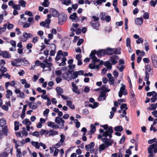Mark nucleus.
I'll return each instance as SVG.
<instances>
[{
  "mask_svg": "<svg viewBox=\"0 0 157 157\" xmlns=\"http://www.w3.org/2000/svg\"><path fill=\"white\" fill-rule=\"evenodd\" d=\"M104 65L106 67L107 69L111 70L112 68V66L111 64L109 61H106L105 62Z\"/></svg>",
  "mask_w": 157,
  "mask_h": 157,
  "instance_id": "obj_29",
  "label": "nucleus"
},
{
  "mask_svg": "<svg viewBox=\"0 0 157 157\" xmlns=\"http://www.w3.org/2000/svg\"><path fill=\"white\" fill-rule=\"evenodd\" d=\"M157 100V94H155V96H153L151 98V101L152 102H155Z\"/></svg>",
  "mask_w": 157,
  "mask_h": 157,
  "instance_id": "obj_54",
  "label": "nucleus"
},
{
  "mask_svg": "<svg viewBox=\"0 0 157 157\" xmlns=\"http://www.w3.org/2000/svg\"><path fill=\"white\" fill-rule=\"evenodd\" d=\"M47 125L48 127H51L53 129H56L59 128V125L52 121L48 122L47 123Z\"/></svg>",
  "mask_w": 157,
  "mask_h": 157,
  "instance_id": "obj_12",
  "label": "nucleus"
},
{
  "mask_svg": "<svg viewBox=\"0 0 157 157\" xmlns=\"http://www.w3.org/2000/svg\"><path fill=\"white\" fill-rule=\"evenodd\" d=\"M51 15L48 14L47 15V18L45 21L44 22H45V24H46V27L48 28V25L50 23V18H51Z\"/></svg>",
  "mask_w": 157,
  "mask_h": 157,
  "instance_id": "obj_24",
  "label": "nucleus"
},
{
  "mask_svg": "<svg viewBox=\"0 0 157 157\" xmlns=\"http://www.w3.org/2000/svg\"><path fill=\"white\" fill-rule=\"evenodd\" d=\"M58 53L61 55L63 56V57H65L67 56L68 53L66 52H63L62 50H59L58 51Z\"/></svg>",
  "mask_w": 157,
  "mask_h": 157,
  "instance_id": "obj_42",
  "label": "nucleus"
},
{
  "mask_svg": "<svg viewBox=\"0 0 157 157\" xmlns=\"http://www.w3.org/2000/svg\"><path fill=\"white\" fill-rule=\"evenodd\" d=\"M63 143L59 141L55 145L53 146V147L56 148V147H59L61 146L63 144Z\"/></svg>",
  "mask_w": 157,
  "mask_h": 157,
  "instance_id": "obj_48",
  "label": "nucleus"
},
{
  "mask_svg": "<svg viewBox=\"0 0 157 157\" xmlns=\"http://www.w3.org/2000/svg\"><path fill=\"white\" fill-rule=\"evenodd\" d=\"M113 54H120L121 53V50L120 48H113Z\"/></svg>",
  "mask_w": 157,
  "mask_h": 157,
  "instance_id": "obj_47",
  "label": "nucleus"
},
{
  "mask_svg": "<svg viewBox=\"0 0 157 157\" xmlns=\"http://www.w3.org/2000/svg\"><path fill=\"white\" fill-rule=\"evenodd\" d=\"M118 59V57L117 56L114 55L111 57L109 61L112 64L114 65L117 63Z\"/></svg>",
  "mask_w": 157,
  "mask_h": 157,
  "instance_id": "obj_9",
  "label": "nucleus"
},
{
  "mask_svg": "<svg viewBox=\"0 0 157 157\" xmlns=\"http://www.w3.org/2000/svg\"><path fill=\"white\" fill-rule=\"evenodd\" d=\"M1 73L2 75L4 74V73L6 72L7 71V69L6 68L3 67H1L0 69Z\"/></svg>",
  "mask_w": 157,
  "mask_h": 157,
  "instance_id": "obj_50",
  "label": "nucleus"
},
{
  "mask_svg": "<svg viewBox=\"0 0 157 157\" xmlns=\"http://www.w3.org/2000/svg\"><path fill=\"white\" fill-rule=\"evenodd\" d=\"M126 46L127 47H129L130 49H131V47L130 45L131 40L129 38H127L126 40Z\"/></svg>",
  "mask_w": 157,
  "mask_h": 157,
  "instance_id": "obj_46",
  "label": "nucleus"
},
{
  "mask_svg": "<svg viewBox=\"0 0 157 157\" xmlns=\"http://www.w3.org/2000/svg\"><path fill=\"white\" fill-rule=\"evenodd\" d=\"M157 93L155 91H153L151 92H147V96H148L150 97L151 96L153 97V96H155V94Z\"/></svg>",
  "mask_w": 157,
  "mask_h": 157,
  "instance_id": "obj_56",
  "label": "nucleus"
},
{
  "mask_svg": "<svg viewBox=\"0 0 157 157\" xmlns=\"http://www.w3.org/2000/svg\"><path fill=\"white\" fill-rule=\"evenodd\" d=\"M69 18L72 21L77 22L79 21V18L77 16L76 13H74L72 14H71Z\"/></svg>",
  "mask_w": 157,
  "mask_h": 157,
  "instance_id": "obj_13",
  "label": "nucleus"
},
{
  "mask_svg": "<svg viewBox=\"0 0 157 157\" xmlns=\"http://www.w3.org/2000/svg\"><path fill=\"white\" fill-rule=\"evenodd\" d=\"M6 93V97L7 98H10V96H12L13 94L12 91L10 90H7Z\"/></svg>",
  "mask_w": 157,
  "mask_h": 157,
  "instance_id": "obj_32",
  "label": "nucleus"
},
{
  "mask_svg": "<svg viewBox=\"0 0 157 157\" xmlns=\"http://www.w3.org/2000/svg\"><path fill=\"white\" fill-rule=\"evenodd\" d=\"M52 64L51 63H49L47 64L42 63L40 65V67L43 69V71H51V67L52 66Z\"/></svg>",
  "mask_w": 157,
  "mask_h": 157,
  "instance_id": "obj_6",
  "label": "nucleus"
},
{
  "mask_svg": "<svg viewBox=\"0 0 157 157\" xmlns=\"http://www.w3.org/2000/svg\"><path fill=\"white\" fill-rule=\"evenodd\" d=\"M91 128L90 130V133H93L95 132L96 129L95 126L93 124H91L90 125Z\"/></svg>",
  "mask_w": 157,
  "mask_h": 157,
  "instance_id": "obj_57",
  "label": "nucleus"
},
{
  "mask_svg": "<svg viewBox=\"0 0 157 157\" xmlns=\"http://www.w3.org/2000/svg\"><path fill=\"white\" fill-rule=\"evenodd\" d=\"M66 105L68 106L70 108L72 109H75V106L74 105L72 104V102L71 100H67Z\"/></svg>",
  "mask_w": 157,
  "mask_h": 157,
  "instance_id": "obj_22",
  "label": "nucleus"
},
{
  "mask_svg": "<svg viewBox=\"0 0 157 157\" xmlns=\"http://www.w3.org/2000/svg\"><path fill=\"white\" fill-rule=\"evenodd\" d=\"M49 0H44L42 4V5L44 7H48L49 4Z\"/></svg>",
  "mask_w": 157,
  "mask_h": 157,
  "instance_id": "obj_44",
  "label": "nucleus"
},
{
  "mask_svg": "<svg viewBox=\"0 0 157 157\" xmlns=\"http://www.w3.org/2000/svg\"><path fill=\"white\" fill-rule=\"evenodd\" d=\"M18 3L19 4V5H20V6H21L23 7H25V5L26 2L24 0H20L18 2Z\"/></svg>",
  "mask_w": 157,
  "mask_h": 157,
  "instance_id": "obj_41",
  "label": "nucleus"
},
{
  "mask_svg": "<svg viewBox=\"0 0 157 157\" xmlns=\"http://www.w3.org/2000/svg\"><path fill=\"white\" fill-rule=\"evenodd\" d=\"M61 54H59L58 53V51L57 52V56H56V57L55 59L57 61H58L60 59H61L62 57L61 56Z\"/></svg>",
  "mask_w": 157,
  "mask_h": 157,
  "instance_id": "obj_53",
  "label": "nucleus"
},
{
  "mask_svg": "<svg viewBox=\"0 0 157 157\" xmlns=\"http://www.w3.org/2000/svg\"><path fill=\"white\" fill-rule=\"evenodd\" d=\"M63 75L64 79L68 81L71 80L72 74L70 71L63 73Z\"/></svg>",
  "mask_w": 157,
  "mask_h": 157,
  "instance_id": "obj_10",
  "label": "nucleus"
},
{
  "mask_svg": "<svg viewBox=\"0 0 157 157\" xmlns=\"http://www.w3.org/2000/svg\"><path fill=\"white\" fill-rule=\"evenodd\" d=\"M95 53L96 51L94 50L91 51L90 54V57L92 59V61L94 63L93 64H90L89 65V67L91 69H98L99 67V65H96L95 64L96 62H98L100 60L95 56Z\"/></svg>",
  "mask_w": 157,
  "mask_h": 157,
  "instance_id": "obj_2",
  "label": "nucleus"
},
{
  "mask_svg": "<svg viewBox=\"0 0 157 157\" xmlns=\"http://www.w3.org/2000/svg\"><path fill=\"white\" fill-rule=\"evenodd\" d=\"M67 60V59L65 57H62L61 59L62 62L59 63V66H64L66 65V61Z\"/></svg>",
  "mask_w": 157,
  "mask_h": 157,
  "instance_id": "obj_36",
  "label": "nucleus"
},
{
  "mask_svg": "<svg viewBox=\"0 0 157 157\" xmlns=\"http://www.w3.org/2000/svg\"><path fill=\"white\" fill-rule=\"evenodd\" d=\"M1 56L7 59H9L11 57L10 54L6 51L2 52Z\"/></svg>",
  "mask_w": 157,
  "mask_h": 157,
  "instance_id": "obj_17",
  "label": "nucleus"
},
{
  "mask_svg": "<svg viewBox=\"0 0 157 157\" xmlns=\"http://www.w3.org/2000/svg\"><path fill=\"white\" fill-rule=\"evenodd\" d=\"M40 134L41 135L45 134V136H47L49 134V131L44 129H41L40 132Z\"/></svg>",
  "mask_w": 157,
  "mask_h": 157,
  "instance_id": "obj_38",
  "label": "nucleus"
},
{
  "mask_svg": "<svg viewBox=\"0 0 157 157\" xmlns=\"http://www.w3.org/2000/svg\"><path fill=\"white\" fill-rule=\"evenodd\" d=\"M12 8L15 10H20L21 9L20 5H19L14 4L12 6Z\"/></svg>",
  "mask_w": 157,
  "mask_h": 157,
  "instance_id": "obj_55",
  "label": "nucleus"
},
{
  "mask_svg": "<svg viewBox=\"0 0 157 157\" xmlns=\"http://www.w3.org/2000/svg\"><path fill=\"white\" fill-rule=\"evenodd\" d=\"M21 63V58H18L11 62V64L13 66H17L18 64Z\"/></svg>",
  "mask_w": 157,
  "mask_h": 157,
  "instance_id": "obj_18",
  "label": "nucleus"
},
{
  "mask_svg": "<svg viewBox=\"0 0 157 157\" xmlns=\"http://www.w3.org/2000/svg\"><path fill=\"white\" fill-rule=\"evenodd\" d=\"M106 98L105 93L101 92L98 98L99 101H102L105 100Z\"/></svg>",
  "mask_w": 157,
  "mask_h": 157,
  "instance_id": "obj_23",
  "label": "nucleus"
},
{
  "mask_svg": "<svg viewBox=\"0 0 157 157\" xmlns=\"http://www.w3.org/2000/svg\"><path fill=\"white\" fill-rule=\"evenodd\" d=\"M17 157H22V156L21 150L20 148L17 149L16 153Z\"/></svg>",
  "mask_w": 157,
  "mask_h": 157,
  "instance_id": "obj_40",
  "label": "nucleus"
},
{
  "mask_svg": "<svg viewBox=\"0 0 157 157\" xmlns=\"http://www.w3.org/2000/svg\"><path fill=\"white\" fill-rule=\"evenodd\" d=\"M149 78V76H145L144 78V80L146 81V84L147 86H149L150 84V82L148 81Z\"/></svg>",
  "mask_w": 157,
  "mask_h": 157,
  "instance_id": "obj_58",
  "label": "nucleus"
},
{
  "mask_svg": "<svg viewBox=\"0 0 157 157\" xmlns=\"http://www.w3.org/2000/svg\"><path fill=\"white\" fill-rule=\"evenodd\" d=\"M27 106L26 105H25L23 106V109L22 110V113L21 115V117L23 119L25 117V111L26 110V108Z\"/></svg>",
  "mask_w": 157,
  "mask_h": 157,
  "instance_id": "obj_28",
  "label": "nucleus"
},
{
  "mask_svg": "<svg viewBox=\"0 0 157 157\" xmlns=\"http://www.w3.org/2000/svg\"><path fill=\"white\" fill-rule=\"evenodd\" d=\"M67 18V17L66 15L63 14H61L59 17V24L61 25L63 24V23L66 21Z\"/></svg>",
  "mask_w": 157,
  "mask_h": 157,
  "instance_id": "obj_7",
  "label": "nucleus"
},
{
  "mask_svg": "<svg viewBox=\"0 0 157 157\" xmlns=\"http://www.w3.org/2000/svg\"><path fill=\"white\" fill-rule=\"evenodd\" d=\"M94 146V142H92L90 144L85 146L86 149L87 151L90 150V149L92 148Z\"/></svg>",
  "mask_w": 157,
  "mask_h": 157,
  "instance_id": "obj_27",
  "label": "nucleus"
},
{
  "mask_svg": "<svg viewBox=\"0 0 157 157\" xmlns=\"http://www.w3.org/2000/svg\"><path fill=\"white\" fill-rule=\"evenodd\" d=\"M151 59L153 63H156L157 64V57L154 54L151 55Z\"/></svg>",
  "mask_w": 157,
  "mask_h": 157,
  "instance_id": "obj_31",
  "label": "nucleus"
},
{
  "mask_svg": "<svg viewBox=\"0 0 157 157\" xmlns=\"http://www.w3.org/2000/svg\"><path fill=\"white\" fill-rule=\"evenodd\" d=\"M121 87L120 90L118 92V96L120 98L123 95H125L127 94L125 85L123 84H121Z\"/></svg>",
  "mask_w": 157,
  "mask_h": 157,
  "instance_id": "obj_5",
  "label": "nucleus"
},
{
  "mask_svg": "<svg viewBox=\"0 0 157 157\" xmlns=\"http://www.w3.org/2000/svg\"><path fill=\"white\" fill-rule=\"evenodd\" d=\"M72 90L73 92L77 94H79L80 92L78 90L77 87L76 86L74 82L72 83Z\"/></svg>",
  "mask_w": 157,
  "mask_h": 157,
  "instance_id": "obj_15",
  "label": "nucleus"
},
{
  "mask_svg": "<svg viewBox=\"0 0 157 157\" xmlns=\"http://www.w3.org/2000/svg\"><path fill=\"white\" fill-rule=\"evenodd\" d=\"M112 111H111L110 115L109 116L110 119H112L114 115V113L116 111V108L115 107H113L112 108Z\"/></svg>",
  "mask_w": 157,
  "mask_h": 157,
  "instance_id": "obj_30",
  "label": "nucleus"
},
{
  "mask_svg": "<svg viewBox=\"0 0 157 157\" xmlns=\"http://www.w3.org/2000/svg\"><path fill=\"white\" fill-rule=\"evenodd\" d=\"M7 26V24H5L3 27L0 28V34H1L2 32H4L6 31Z\"/></svg>",
  "mask_w": 157,
  "mask_h": 157,
  "instance_id": "obj_49",
  "label": "nucleus"
},
{
  "mask_svg": "<svg viewBox=\"0 0 157 157\" xmlns=\"http://www.w3.org/2000/svg\"><path fill=\"white\" fill-rule=\"evenodd\" d=\"M101 90L103 91V92L105 93L106 92H109L110 91V90L108 89L107 87L105 85L104 86H102L101 87Z\"/></svg>",
  "mask_w": 157,
  "mask_h": 157,
  "instance_id": "obj_35",
  "label": "nucleus"
},
{
  "mask_svg": "<svg viewBox=\"0 0 157 157\" xmlns=\"http://www.w3.org/2000/svg\"><path fill=\"white\" fill-rule=\"evenodd\" d=\"M58 132L56 131H54L52 129H50L49 131V136H53L57 135L58 134Z\"/></svg>",
  "mask_w": 157,
  "mask_h": 157,
  "instance_id": "obj_26",
  "label": "nucleus"
},
{
  "mask_svg": "<svg viewBox=\"0 0 157 157\" xmlns=\"http://www.w3.org/2000/svg\"><path fill=\"white\" fill-rule=\"evenodd\" d=\"M99 25L98 23H92L91 24V26L93 28L96 29H97V27L99 26Z\"/></svg>",
  "mask_w": 157,
  "mask_h": 157,
  "instance_id": "obj_60",
  "label": "nucleus"
},
{
  "mask_svg": "<svg viewBox=\"0 0 157 157\" xmlns=\"http://www.w3.org/2000/svg\"><path fill=\"white\" fill-rule=\"evenodd\" d=\"M113 132L112 127H110L108 130L103 133V136H105V138L102 139V141L104 144H102L99 146V150H103L112 145L113 143L111 141L110 139L112 137V133Z\"/></svg>",
  "mask_w": 157,
  "mask_h": 157,
  "instance_id": "obj_1",
  "label": "nucleus"
},
{
  "mask_svg": "<svg viewBox=\"0 0 157 157\" xmlns=\"http://www.w3.org/2000/svg\"><path fill=\"white\" fill-rule=\"evenodd\" d=\"M32 145L34 147H35L36 148L39 149L40 148V145L39 143L37 142L36 141H32L31 142Z\"/></svg>",
  "mask_w": 157,
  "mask_h": 157,
  "instance_id": "obj_34",
  "label": "nucleus"
},
{
  "mask_svg": "<svg viewBox=\"0 0 157 157\" xmlns=\"http://www.w3.org/2000/svg\"><path fill=\"white\" fill-rule=\"evenodd\" d=\"M8 154L6 152H3L0 154V157H7Z\"/></svg>",
  "mask_w": 157,
  "mask_h": 157,
  "instance_id": "obj_64",
  "label": "nucleus"
},
{
  "mask_svg": "<svg viewBox=\"0 0 157 157\" xmlns=\"http://www.w3.org/2000/svg\"><path fill=\"white\" fill-rule=\"evenodd\" d=\"M56 90L58 95H61V94L63 93V89L59 87H57L56 89Z\"/></svg>",
  "mask_w": 157,
  "mask_h": 157,
  "instance_id": "obj_25",
  "label": "nucleus"
},
{
  "mask_svg": "<svg viewBox=\"0 0 157 157\" xmlns=\"http://www.w3.org/2000/svg\"><path fill=\"white\" fill-rule=\"evenodd\" d=\"M60 139L59 140V141H60L61 142H62L63 143L65 139V135L63 134H61L60 135Z\"/></svg>",
  "mask_w": 157,
  "mask_h": 157,
  "instance_id": "obj_63",
  "label": "nucleus"
},
{
  "mask_svg": "<svg viewBox=\"0 0 157 157\" xmlns=\"http://www.w3.org/2000/svg\"><path fill=\"white\" fill-rule=\"evenodd\" d=\"M152 67L149 65H147L146 67V70L145 72V76H149V74H152Z\"/></svg>",
  "mask_w": 157,
  "mask_h": 157,
  "instance_id": "obj_8",
  "label": "nucleus"
},
{
  "mask_svg": "<svg viewBox=\"0 0 157 157\" xmlns=\"http://www.w3.org/2000/svg\"><path fill=\"white\" fill-rule=\"evenodd\" d=\"M61 3L63 5H68L71 3L70 0H65L63 2H62Z\"/></svg>",
  "mask_w": 157,
  "mask_h": 157,
  "instance_id": "obj_61",
  "label": "nucleus"
},
{
  "mask_svg": "<svg viewBox=\"0 0 157 157\" xmlns=\"http://www.w3.org/2000/svg\"><path fill=\"white\" fill-rule=\"evenodd\" d=\"M106 53V50H101L98 51L97 53V55L99 57L102 56L104 55Z\"/></svg>",
  "mask_w": 157,
  "mask_h": 157,
  "instance_id": "obj_20",
  "label": "nucleus"
},
{
  "mask_svg": "<svg viewBox=\"0 0 157 157\" xmlns=\"http://www.w3.org/2000/svg\"><path fill=\"white\" fill-rule=\"evenodd\" d=\"M29 106L32 109H36L38 107L37 103L34 102H30L29 104Z\"/></svg>",
  "mask_w": 157,
  "mask_h": 157,
  "instance_id": "obj_21",
  "label": "nucleus"
},
{
  "mask_svg": "<svg viewBox=\"0 0 157 157\" xmlns=\"http://www.w3.org/2000/svg\"><path fill=\"white\" fill-rule=\"evenodd\" d=\"M98 103L97 102H94L93 105L91 104H89V106L92 108L93 109H94L97 107L98 106Z\"/></svg>",
  "mask_w": 157,
  "mask_h": 157,
  "instance_id": "obj_51",
  "label": "nucleus"
},
{
  "mask_svg": "<svg viewBox=\"0 0 157 157\" xmlns=\"http://www.w3.org/2000/svg\"><path fill=\"white\" fill-rule=\"evenodd\" d=\"M15 134L17 136H20L22 137L24 136H27L28 135V132L27 131H24L21 130L18 132H16Z\"/></svg>",
  "mask_w": 157,
  "mask_h": 157,
  "instance_id": "obj_11",
  "label": "nucleus"
},
{
  "mask_svg": "<svg viewBox=\"0 0 157 157\" xmlns=\"http://www.w3.org/2000/svg\"><path fill=\"white\" fill-rule=\"evenodd\" d=\"M106 53L108 55H110L113 54V48H108L106 49Z\"/></svg>",
  "mask_w": 157,
  "mask_h": 157,
  "instance_id": "obj_33",
  "label": "nucleus"
},
{
  "mask_svg": "<svg viewBox=\"0 0 157 157\" xmlns=\"http://www.w3.org/2000/svg\"><path fill=\"white\" fill-rule=\"evenodd\" d=\"M106 13L105 12H102L101 13L100 15V17L101 20H104L105 18L107 16Z\"/></svg>",
  "mask_w": 157,
  "mask_h": 157,
  "instance_id": "obj_45",
  "label": "nucleus"
},
{
  "mask_svg": "<svg viewBox=\"0 0 157 157\" xmlns=\"http://www.w3.org/2000/svg\"><path fill=\"white\" fill-rule=\"evenodd\" d=\"M6 124V120L3 118L0 119V126L2 127Z\"/></svg>",
  "mask_w": 157,
  "mask_h": 157,
  "instance_id": "obj_43",
  "label": "nucleus"
},
{
  "mask_svg": "<svg viewBox=\"0 0 157 157\" xmlns=\"http://www.w3.org/2000/svg\"><path fill=\"white\" fill-rule=\"evenodd\" d=\"M114 130L116 131L121 132L123 130V128L121 126H117L114 128Z\"/></svg>",
  "mask_w": 157,
  "mask_h": 157,
  "instance_id": "obj_39",
  "label": "nucleus"
},
{
  "mask_svg": "<svg viewBox=\"0 0 157 157\" xmlns=\"http://www.w3.org/2000/svg\"><path fill=\"white\" fill-rule=\"evenodd\" d=\"M14 130L15 131H17L19 129V122L17 121L14 122Z\"/></svg>",
  "mask_w": 157,
  "mask_h": 157,
  "instance_id": "obj_52",
  "label": "nucleus"
},
{
  "mask_svg": "<svg viewBox=\"0 0 157 157\" xmlns=\"http://www.w3.org/2000/svg\"><path fill=\"white\" fill-rule=\"evenodd\" d=\"M22 123L23 124H25L26 126L31 124V122L28 119H26L22 121Z\"/></svg>",
  "mask_w": 157,
  "mask_h": 157,
  "instance_id": "obj_37",
  "label": "nucleus"
},
{
  "mask_svg": "<svg viewBox=\"0 0 157 157\" xmlns=\"http://www.w3.org/2000/svg\"><path fill=\"white\" fill-rule=\"evenodd\" d=\"M147 150L149 154L148 157H153L154 155V153L157 152V144H155L150 145L148 147Z\"/></svg>",
  "mask_w": 157,
  "mask_h": 157,
  "instance_id": "obj_3",
  "label": "nucleus"
},
{
  "mask_svg": "<svg viewBox=\"0 0 157 157\" xmlns=\"http://www.w3.org/2000/svg\"><path fill=\"white\" fill-rule=\"evenodd\" d=\"M157 3V0H155V1L153 0H151L150 2V5L151 6L155 7Z\"/></svg>",
  "mask_w": 157,
  "mask_h": 157,
  "instance_id": "obj_62",
  "label": "nucleus"
},
{
  "mask_svg": "<svg viewBox=\"0 0 157 157\" xmlns=\"http://www.w3.org/2000/svg\"><path fill=\"white\" fill-rule=\"evenodd\" d=\"M49 12L52 16L53 17H57L59 15L58 12L55 9L52 8L49 11Z\"/></svg>",
  "mask_w": 157,
  "mask_h": 157,
  "instance_id": "obj_14",
  "label": "nucleus"
},
{
  "mask_svg": "<svg viewBox=\"0 0 157 157\" xmlns=\"http://www.w3.org/2000/svg\"><path fill=\"white\" fill-rule=\"evenodd\" d=\"M135 23L137 25H141L143 23V19L142 17H137L135 20Z\"/></svg>",
  "mask_w": 157,
  "mask_h": 157,
  "instance_id": "obj_16",
  "label": "nucleus"
},
{
  "mask_svg": "<svg viewBox=\"0 0 157 157\" xmlns=\"http://www.w3.org/2000/svg\"><path fill=\"white\" fill-rule=\"evenodd\" d=\"M33 36V35L31 33L24 32L22 35L20 36V40L22 42H25L28 38L32 37Z\"/></svg>",
  "mask_w": 157,
  "mask_h": 157,
  "instance_id": "obj_4",
  "label": "nucleus"
},
{
  "mask_svg": "<svg viewBox=\"0 0 157 157\" xmlns=\"http://www.w3.org/2000/svg\"><path fill=\"white\" fill-rule=\"evenodd\" d=\"M55 122L57 124H60L61 122L63 124L65 123V121L63 120L62 118L59 117H57L55 119Z\"/></svg>",
  "mask_w": 157,
  "mask_h": 157,
  "instance_id": "obj_19",
  "label": "nucleus"
},
{
  "mask_svg": "<svg viewBox=\"0 0 157 157\" xmlns=\"http://www.w3.org/2000/svg\"><path fill=\"white\" fill-rule=\"evenodd\" d=\"M124 151L121 150H119V152L117 154V157H123Z\"/></svg>",
  "mask_w": 157,
  "mask_h": 157,
  "instance_id": "obj_59",
  "label": "nucleus"
}]
</instances>
